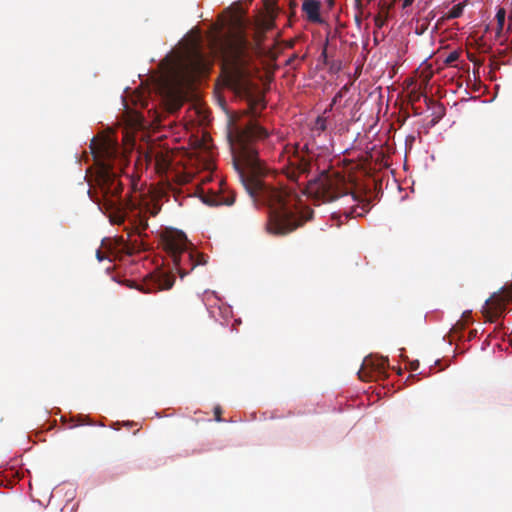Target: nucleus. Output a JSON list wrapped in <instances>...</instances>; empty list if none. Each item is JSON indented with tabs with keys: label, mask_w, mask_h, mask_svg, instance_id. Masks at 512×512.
Instances as JSON below:
<instances>
[{
	"label": "nucleus",
	"mask_w": 512,
	"mask_h": 512,
	"mask_svg": "<svg viewBox=\"0 0 512 512\" xmlns=\"http://www.w3.org/2000/svg\"><path fill=\"white\" fill-rule=\"evenodd\" d=\"M163 245L181 278L188 275L196 266L205 265L207 262L205 255L192 247L183 232L166 233L163 237Z\"/></svg>",
	"instance_id": "6"
},
{
	"label": "nucleus",
	"mask_w": 512,
	"mask_h": 512,
	"mask_svg": "<svg viewBox=\"0 0 512 512\" xmlns=\"http://www.w3.org/2000/svg\"><path fill=\"white\" fill-rule=\"evenodd\" d=\"M463 9H464L463 4H461V3L456 4L451 8V10L445 16L442 17V19L450 20V19L458 18L462 15Z\"/></svg>",
	"instance_id": "16"
},
{
	"label": "nucleus",
	"mask_w": 512,
	"mask_h": 512,
	"mask_svg": "<svg viewBox=\"0 0 512 512\" xmlns=\"http://www.w3.org/2000/svg\"><path fill=\"white\" fill-rule=\"evenodd\" d=\"M320 7L321 3L318 0H304L302 4V10L312 22L320 21Z\"/></svg>",
	"instance_id": "12"
},
{
	"label": "nucleus",
	"mask_w": 512,
	"mask_h": 512,
	"mask_svg": "<svg viewBox=\"0 0 512 512\" xmlns=\"http://www.w3.org/2000/svg\"><path fill=\"white\" fill-rule=\"evenodd\" d=\"M434 17H435V14L433 12H430L429 18H434Z\"/></svg>",
	"instance_id": "30"
},
{
	"label": "nucleus",
	"mask_w": 512,
	"mask_h": 512,
	"mask_svg": "<svg viewBox=\"0 0 512 512\" xmlns=\"http://www.w3.org/2000/svg\"><path fill=\"white\" fill-rule=\"evenodd\" d=\"M419 367V362L418 361H415V362H412L411 363V370H416L417 368Z\"/></svg>",
	"instance_id": "25"
},
{
	"label": "nucleus",
	"mask_w": 512,
	"mask_h": 512,
	"mask_svg": "<svg viewBox=\"0 0 512 512\" xmlns=\"http://www.w3.org/2000/svg\"><path fill=\"white\" fill-rule=\"evenodd\" d=\"M267 137L254 116L236 125L229 134L233 166L250 197L268 207L269 231L285 235L311 220L313 210L303 205L295 188H278L265 179L267 168L258 157L256 141Z\"/></svg>",
	"instance_id": "2"
},
{
	"label": "nucleus",
	"mask_w": 512,
	"mask_h": 512,
	"mask_svg": "<svg viewBox=\"0 0 512 512\" xmlns=\"http://www.w3.org/2000/svg\"><path fill=\"white\" fill-rule=\"evenodd\" d=\"M351 84L352 82L349 81L339 90V92L333 98L334 104L340 102L342 98L346 97V95L349 93V85Z\"/></svg>",
	"instance_id": "17"
},
{
	"label": "nucleus",
	"mask_w": 512,
	"mask_h": 512,
	"mask_svg": "<svg viewBox=\"0 0 512 512\" xmlns=\"http://www.w3.org/2000/svg\"><path fill=\"white\" fill-rule=\"evenodd\" d=\"M297 57H298V56H297L296 54L292 55V56L287 60V64H288V65H292L293 61H294L295 59H297Z\"/></svg>",
	"instance_id": "24"
},
{
	"label": "nucleus",
	"mask_w": 512,
	"mask_h": 512,
	"mask_svg": "<svg viewBox=\"0 0 512 512\" xmlns=\"http://www.w3.org/2000/svg\"><path fill=\"white\" fill-rule=\"evenodd\" d=\"M327 126H326V119L324 117H317V119L315 120L312 128H311V131L313 133V136H316V135H320L322 132H324L326 130Z\"/></svg>",
	"instance_id": "15"
},
{
	"label": "nucleus",
	"mask_w": 512,
	"mask_h": 512,
	"mask_svg": "<svg viewBox=\"0 0 512 512\" xmlns=\"http://www.w3.org/2000/svg\"><path fill=\"white\" fill-rule=\"evenodd\" d=\"M234 201H235V195L233 193L230 194L229 196L216 195L213 197L212 200H206V202L211 205H222V204L232 205L234 203Z\"/></svg>",
	"instance_id": "13"
},
{
	"label": "nucleus",
	"mask_w": 512,
	"mask_h": 512,
	"mask_svg": "<svg viewBox=\"0 0 512 512\" xmlns=\"http://www.w3.org/2000/svg\"><path fill=\"white\" fill-rule=\"evenodd\" d=\"M340 219V216H336L335 214H333V220H337V225L340 226L342 224V222L339 220Z\"/></svg>",
	"instance_id": "27"
},
{
	"label": "nucleus",
	"mask_w": 512,
	"mask_h": 512,
	"mask_svg": "<svg viewBox=\"0 0 512 512\" xmlns=\"http://www.w3.org/2000/svg\"><path fill=\"white\" fill-rule=\"evenodd\" d=\"M90 149L95 161V173L89 181L88 194L95 203L103 206L109 213L113 224H123L129 219L134 234L140 239L131 240V233L127 238L116 236L113 239L103 240L105 248L116 256L139 253L147 249L142 237L148 228V217L155 216L160 207L149 198L141 195L122 197L123 182L114 167V162L122 165L124 156L117 139L111 134H101L91 140Z\"/></svg>",
	"instance_id": "1"
},
{
	"label": "nucleus",
	"mask_w": 512,
	"mask_h": 512,
	"mask_svg": "<svg viewBox=\"0 0 512 512\" xmlns=\"http://www.w3.org/2000/svg\"><path fill=\"white\" fill-rule=\"evenodd\" d=\"M223 56L222 72L226 84L240 97L251 98L255 85L251 78L247 41L242 36L227 38L220 43Z\"/></svg>",
	"instance_id": "5"
},
{
	"label": "nucleus",
	"mask_w": 512,
	"mask_h": 512,
	"mask_svg": "<svg viewBox=\"0 0 512 512\" xmlns=\"http://www.w3.org/2000/svg\"><path fill=\"white\" fill-rule=\"evenodd\" d=\"M505 16H506V11L504 8H500L496 13V20H497L496 37L497 38H500L502 36L503 27L505 24Z\"/></svg>",
	"instance_id": "14"
},
{
	"label": "nucleus",
	"mask_w": 512,
	"mask_h": 512,
	"mask_svg": "<svg viewBox=\"0 0 512 512\" xmlns=\"http://www.w3.org/2000/svg\"><path fill=\"white\" fill-rule=\"evenodd\" d=\"M434 17H435V14L433 12H430L429 18H434Z\"/></svg>",
	"instance_id": "29"
},
{
	"label": "nucleus",
	"mask_w": 512,
	"mask_h": 512,
	"mask_svg": "<svg viewBox=\"0 0 512 512\" xmlns=\"http://www.w3.org/2000/svg\"><path fill=\"white\" fill-rule=\"evenodd\" d=\"M396 1H397V0H391V3L387 5V7H386V11H385V14H386V15L388 14L389 10L394 6V4H395V2H396Z\"/></svg>",
	"instance_id": "23"
},
{
	"label": "nucleus",
	"mask_w": 512,
	"mask_h": 512,
	"mask_svg": "<svg viewBox=\"0 0 512 512\" xmlns=\"http://www.w3.org/2000/svg\"><path fill=\"white\" fill-rule=\"evenodd\" d=\"M373 128L374 126L370 125L363 136L361 132H357L354 138V171L361 170L365 177L362 181L354 174V217L364 216L371 209L376 197L372 163L373 160L379 159L380 152L377 151L379 144L370 137Z\"/></svg>",
	"instance_id": "4"
},
{
	"label": "nucleus",
	"mask_w": 512,
	"mask_h": 512,
	"mask_svg": "<svg viewBox=\"0 0 512 512\" xmlns=\"http://www.w3.org/2000/svg\"><path fill=\"white\" fill-rule=\"evenodd\" d=\"M354 4L355 5H359L360 4V0H354Z\"/></svg>",
	"instance_id": "31"
},
{
	"label": "nucleus",
	"mask_w": 512,
	"mask_h": 512,
	"mask_svg": "<svg viewBox=\"0 0 512 512\" xmlns=\"http://www.w3.org/2000/svg\"><path fill=\"white\" fill-rule=\"evenodd\" d=\"M96 258L98 259V261L101 262V261H103L106 258V256L104 255V253L100 249H98L96 251Z\"/></svg>",
	"instance_id": "20"
},
{
	"label": "nucleus",
	"mask_w": 512,
	"mask_h": 512,
	"mask_svg": "<svg viewBox=\"0 0 512 512\" xmlns=\"http://www.w3.org/2000/svg\"><path fill=\"white\" fill-rule=\"evenodd\" d=\"M186 62L187 69L193 73L201 72L205 68V57L197 46L188 51Z\"/></svg>",
	"instance_id": "10"
},
{
	"label": "nucleus",
	"mask_w": 512,
	"mask_h": 512,
	"mask_svg": "<svg viewBox=\"0 0 512 512\" xmlns=\"http://www.w3.org/2000/svg\"><path fill=\"white\" fill-rule=\"evenodd\" d=\"M413 2H414V0H404L403 4H402L403 9L411 6Z\"/></svg>",
	"instance_id": "22"
},
{
	"label": "nucleus",
	"mask_w": 512,
	"mask_h": 512,
	"mask_svg": "<svg viewBox=\"0 0 512 512\" xmlns=\"http://www.w3.org/2000/svg\"><path fill=\"white\" fill-rule=\"evenodd\" d=\"M459 58V53L457 51L451 52L445 59V64L451 65L455 61H457Z\"/></svg>",
	"instance_id": "18"
},
{
	"label": "nucleus",
	"mask_w": 512,
	"mask_h": 512,
	"mask_svg": "<svg viewBox=\"0 0 512 512\" xmlns=\"http://www.w3.org/2000/svg\"><path fill=\"white\" fill-rule=\"evenodd\" d=\"M359 73H360V69H359V67H356L354 69V74H353L354 81L357 79Z\"/></svg>",
	"instance_id": "26"
},
{
	"label": "nucleus",
	"mask_w": 512,
	"mask_h": 512,
	"mask_svg": "<svg viewBox=\"0 0 512 512\" xmlns=\"http://www.w3.org/2000/svg\"><path fill=\"white\" fill-rule=\"evenodd\" d=\"M350 98H351L350 96L347 97V99L345 100V103L348 102L350 100Z\"/></svg>",
	"instance_id": "32"
},
{
	"label": "nucleus",
	"mask_w": 512,
	"mask_h": 512,
	"mask_svg": "<svg viewBox=\"0 0 512 512\" xmlns=\"http://www.w3.org/2000/svg\"><path fill=\"white\" fill-rule=\"evenodd\" d=\"M354 20L357 22L358 25H360L361 21L357 16L354 17Z\"/></svg>",
	"instance_id": "28"
},
{
	"label": "nucleus",
	"mask_w": 512,
	"mask_h": 512,
	"mask_svg": "<svg viewBox=\"0 0 512 512\" xmlns=\"http://www.w3.org/2000/svg\"><path fill=\"white\" fill-rule=\"evenodd\" d=\"M311 168L310 159L298 152L288 157V164L283 167L287 178L297 186L304 185L302 193L314 200L315 203L331 202L338 197L351 193L348 188V179L339 171H322L316 178L300 182L301 177H307Z\"/></svg>",
	"instance_id": "3"
},
{
	"label": "nucleus",
	"mask_w": 512,
	"mask_h": 512,
	"mask_svg": "<svg viewBox=\"0 0 512 512\" xmlns=\"http://www.w3.org/2000/svg\"><path fill=\"white\" fill-rule=\"evenodd\" d=\"M511 301L512 287H504L486 300L482 313L489 322H494L504 314L507 304Z\"/></svg>",
	"instance_id": "7"
},
{
	"label": "nucleus",
	"mask_w": 512,
	"mask_h": 512,
	"mask_svg": "<svg viewBox=\"0 0 512 512\" xmlns=\"http://www.w3.org/2000/svg\"><path fill=\"white\" fill-rule=\"evenodd\" d=\"M352 215V208L349 211L344 212L345 222H348Z\"/></svg>",
	"instance_id": "21"
},
{
	"label": "nucleus",
	"mask_w": 512,
	"mask_h": 512,
	"mask_svg": "<svg viewBox=\"0 0 512 512\" xmlns=\"http://www.w3.org/2000/svg\"><path fill=\"white\" fill-rule=\"evenodd\" d=\"M278 7L276 3L268 2L265 6V13L259 20V25L263 30H270L274 27Z\"/></svg>",
	"instance_id": "11"
},
{
	"label": "nucleus",
	"mask_w": 512,
	"mask_h": 512,
	"mask_svg": "<svg viewBox=\"0 0 512 512\" xmlns=\"http://www.w3.org/2000/svg\"><path fill=\"white\" fill-rule=\"evenodd\" d=\"M387 360L383 358L366 357L357 371L359 380L367 382L385 376Z\"/></svg>",
	"instance_id": "9"
},
{
	"label": "nucleus",
	"mask_w": 512,
	"mask_h": 512,
	"mask_svg": "<svg viewBox=\"0 0 512 512\" xmlns=\"http://www.w3.org/2000/svg\"><path fill=\"white\" fill-rule=\"evenodd\" d=\"M221 414H222V409L220 406H216L214 408V416H215V420L217 422H221L222 421V418H221Z\"/></svg>",
	"instance_id": "19"
},
{
	"label": "nucleus",
	"mask_w": 512,
	"mask_h": 512,
	"mask_svg": "<svg viewBox=\"0 0 512 512\" xmlns=\"http://www.w3.org/2000/svg\"><path fill=\"white\" fill-rule=\"evenodd\" d=\"M175 278L170 272L156 270L150 273L145 279L139 290L144 293H152L160 290L171 289L174 285Z\"/></svg>",
	"instance_id": "8"
}]
</instances>
